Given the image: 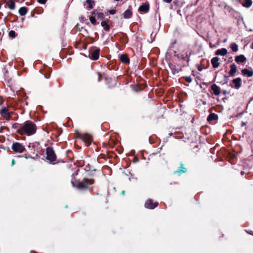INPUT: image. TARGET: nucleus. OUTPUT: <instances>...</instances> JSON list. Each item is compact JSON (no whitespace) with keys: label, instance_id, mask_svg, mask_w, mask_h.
Wrapping results in <instances>:
<instances>
[{"label":"nucleus","instance_id":"1","mask_svg":"<svg viewBox=\"0 0 253 253\" xmlns=\"http://www.w3.org/2000/svg\"><path fill=\"white\" fill-rule=\"evenodd\" d=\"M78 171L79 169L72 174L71 183L72 186L81 191H90V186L94 184V179L84 177L82 180H77L75 176L78 174Z\"/></svg>","mask_w":253,"mask_h":253},{"label":"nucleus","instance_id":"2","mask_svg":"<svg viewBox=\"0 0 253 253\" xmlns=\"http://www.w3.org/2000/svg\"><path fill=\"white\" fill-rule=\"evenodd\" d=\"M37 130L36 124L31 121H26L21 126V129L18 130V133L23 135L31 136L34 134Z\"/></svg>","mask_w":253,"mask_h":253},{"label":"nucleus","instance_id":"3","mask_svg":"<svg viewBox=\"0 0 253 253\" xmlns=\"http://www.w3.org/2000/svg\"><path fill=\"white\" fill-rule=\"evenodd\" d=\"M46 159L50 162H55L56 160V155L51 147H48L46 149Z\"/></svg>","mask_w":253,"mask_h":253},{"label":"nucleus","instance_id":"4","mask_svg":"<svg viewBox=\"0 0 253 253\" xmlns=\"http://www.w3.org/2000/svg\"><path fill=\"white\" fill-rule=\"evenodd\" d=\"M11 149L15 153H23L26 150L25 146L22 144L17 142L12 143Z\"/></svg>","mask_w":253,"mask_h":253},{"label":"nucleus","instance_id":"5","mask_svg":"<svg viewBox=\"0 0 253 253\" xmlns=\"http://www.w3.org/2000/svg\"><path fill=\"white\" fill-rule=\"evenodd\" d=\"M77 137L84 141L86 143L89 145L92 140V136L88 133H78Z\"/></svg>","mask_w":253,"mask_h":253},{"label":"nucleus","instance_id":"6","mask_svg":"<svg viewBox=\"0 0 253 253\" xmlns=\"http://www.w3.org/2000/svg\"><path fill=\"white\" fill-rule=\"evenodd\" d=\"M159 206V202L154 201L153 199L149 198L145 202L144 207L145 208L153 210Z\"/></svg>","mask_w":253,"mask_h":253},{"label":"nucleus","instance_id":"7","mask_svg":"<svg viewBox=\"0 0 253 253\" xmlns=\"http://www.w3.org/2000/svg\"><path fill=\"white\" fill-rule=\"evenodd\" d=\"M105 81L109 89L114 88L116 87L117 84V82L115 79H112L109 77L105 78Z\"/></svg>","mask_w":253,"mask_h":253},{"label":"nucleus","instance_id":"8","mask_svg":"<svg viewBox=\"0 0 253 253\" xmlns=\"http://www.w3.org/2000/svg\"><path fill=\"white\" fill-rule=\"evenodd\" d=\"M0 115L3 119L7 121H9L11 118V113L9 112L7 107H2L0 110Z\"/></svg>","mask_w":253,"mask_h":253},{"label":"nucleus","instance_id":"9","mask_svg":"<svg viewBox=\"0 0 253 253\" xmlns=\"http://www.w3.org/2000/svg\"><path fill=\"white\" fill-rule=\"evenodd\" d=\"M95 49L91 51L89 57L92 60H97L99 56L100 48L95 47Z\"/></svg>","mask_w":253,"mask_h":253},{"label":"nucleus","instance_id":"10","mask_svg":"<svg viewBox=\"0 0 253 253\" xmlns=\"http://www.w3.org/2000/svg\"><path fill=\"white\" fill-rule=\"evenodd\" d=\"M232 83L233 84V88L238 89L242 86V79L240 77L235 78L232 80Z\"/></svg>","mask_w":253,"mask_h":253},{"label":"nucleus","instance_id":"11","mask_svg":"<svg viewBox=\"0 0 253 253\" xmlns=\"http://www.w3.org/2000/svg\"><path fill=\"white\" fill-rule=\"evenodd\" d=\"M187 172V169L185 168L184 164L182 163H180V167H178V169L173 172L174 174H177L178 176H180L183 173H186Z\"/></svg>","mask_w":253,"mask_h":253},{"label":"nucleus","instance_id":"12","mask_svg":"<svg viewBox=\"0 0 253 253\" xmlns=\"http://www.w3.org/2000/svg\"><path fill=\"white\" fill-rule=\"evenodd\" d=\"M149 3L146 2L139 6L138 11L140 12L147 13L149 11Z\"/></svg>","mask_w":253,"mask_h":253},{"label":"nucleus","instance_id":"13","mask_svg":"<svg viewBox=\"0 0 253 253\" xmlns=\"http://www.w3.org/2000/svg\"><path fill=\"white\" fill-rule=\"evenodd\" d=\"M132 7L131 5L128 6V8L123 13L124 17L126 19L130 18L132 15V12L131 11Z\"/></svg>","mask_w":253,"mask_h":253},{"label":"nucleus","instance_id":"14","mask_svg":"<svg viewBox=\"0 0 253 253\" xmlns=\"http://www.w3.org/2000/svg\"><path fill=\"white\" fill-rule=\"evenodd\" d=\"M211 89L215 95H218L220 93V88L216 84H212L211 86Z\"/></svg>","mask_w":253,"mask_h":253},{"label":"nucleus","instance_id":"15","mask_svg":"<svg viewBox=\"0 0 253 253\" xmlns=\"http://www.w3.org/2000/svg\"><path fill=\"white\" fill-rule=\"evenodd\" d=\"M119 58L121 61L124 64H128L129 63L130 59L127 54H122L119 57Z\"/></svg>","mask_w":253,"mask_h":253},{"label":"nucleus","instance_id":"16","mask_svg":"<svg viewBox=\"0 0 253 253\" xmlns=\"http://www.w3.org/2000/svg\"><path fill=\"white\" fill-rule=\"evenodd\" d=\"M242 74L245 77H251L253 76V70H250L248 69H244L242 70Z\"/></svg>","mask_w":253,"mask_h":253},{"label":"nucleus","instance_id":"17","mask_svg":"<svg viewBox=\"0 0 253 253\" xmlns=\"http://www.w3.org/2000/svg\"><path fill=\"white\" fill-rule=\"evenodd\" d=\"M170 68V70L172 72V73L173 74V75H175L177 73H178L179 72L181 71H182V69L180 68H177L176 66L175 65H173V64H170L169 65Z\"/></svg>","mask_w":253,"mask_h":253},{"label":"nucleus","instance_id":"18","mask_svg":"<svg viewBox=\"0 0 253 253\" xmlns=\"http://www.w3.org/2000/svg\"><path fill=\"white\" fill-rule=\"evenodd\" d=\"M239 2L244 7L246 8L250 7L253 2L252 0H239Z\"/></svg>","mask_w":253,"mask_h":253},{"label":"nucleus","instance_id":"19","mask_svg":"<svg viewBox=\"0 0 253 253\" xmlns=\"http://www.w3.org/2000/svg\"><path fill=\"white\" fill-rule=\"evenodd\" d=\"M109 20H104L101 22V26L103 28V29L106 32H108L110 30V26L108 24Z\"/></svg>","mask_w":253,"mask_h":253},{"label":"nucleus","instance_id":"20","mask_svg":"<svg viewBox=\"0 0 253 253\" xmlns=\"http://www.w3.org/2000/svg\"><path fill=\"white\" fill-rule=\"evenodd\" d=\"M218 61L219 58L217 57H214L211 59V63L213 68H216L219 66L220 63Z\"/></svg>","mask_w":253,"mask_h":253},{"label":"nucleus","instance_id":"21","mask_svg":"<svg viewBox=\"0 0 253 253\" xmlns=\"http://www.w3.org/2000/svg\"><path fill=\"white\" fill-rule=\"evenodd\" d=\"M235 60L237 63H244L246 61L247 59L244 55H240L236 56Z\"/></svg>","mask_w":253,"mask_h":253},{"label":"nucleus","instance_id":"22","mask_svg":"<svg viewBox=\"0 0 253 253\" xmlns=\"http://www.w3.org/2000/svg\"><path fill=\"white\" fill-rule=\"evenodd\" d=\"M237 71V66L235 64H232L230 65V70L229 72V75L231 77H234L235 75V73Z\"/></svg>","mask_w":253,"mask_h":253},{"label":"nucleus","instance_id":"23","mask_svg":"<svg viewBox=\"0 0 253 253\" xmlns=\"http://www.w3.org/2000/svg\"><path fill=\"white\" fill-rule=\"evenodd\" d=\"M190 55H191V54H190V55H188V54L187 53H186L185 54H183L181 55V59L184 61H186L187 66H189V65Z\"/></svg>","mask_w":253,"mask_h":253},{"label":"nucleus","instance_id":"24","mask_svg":"<svg viewBox=\"0 0 253 253\" xmlns=\"http://www.w3.org/2000/svg\"><path fill=\"white\" fill-rule=\"evenodd\" d=\"M218 119V116L217 115L214 114V113H211L207 118V121L208 122L212 121L214 120H217Z\"/></svg>","mask_w":253,"mask_h":253},{"label":"nucleus","instance_id":"25","mask_svg":"<svg viewBox=\"0 0 253 253\" xmlns=\"http://www.w3.org/2000/svg\"><path fill=\"white\" fill-rule=\"evenodd\" d=\"M27 11H28V8L25 6L20 7L18 10L19 14L21 16L25 15L26 14V13H27Z\"/></svg>","mask_w":253,"mask_h":253},{"label":"nucleus","instance_id":"26","mask_svg":"<svg viewBox=\"0 0 253 253\" xmlns=\"http://www.w3.org/2000/svg\"><path fill=\"white\" fill-rule=\"evenodd\" d=\"M6 4L8 5V8L11 10H13L15 8V2L12 0H9L6 2Z\"/></svg>","mask_w":253,"mask_h":253},{"label":"nucleus","instance_id":"27","mask_svg":"<svg viewBox=\"0 0 253 253\" xmlns=\"http://www.w3.org/2000/svg\"><path fill=\"white\" fill-rule=\"evenodd\" d=\"M86 2L88 4V8L91 9L93 8L95 5V1L94 0H86Z\"/></svg>","mask_w":253,"mask_h":253},{"label":"nucleus","instance_id":"28","mask_svg":"<svg viewBox=\"0 0 253 253\" xmlns=\"http://www.w3.org/2000/svg\"><path fill=\"white\" fill-rule=\"evenodd\" d=\"M22 126L21 124H19L17 123H15L12 124V127L15 129H16V132L18 133V130L21 129V127Z\"/></svg>","mask_w":253,"mask_h":253},{"label":"nucleus","instance_id":"29","mask_svg":"<svg viewBox=\"0 0 253 253\" xmlns=\"http://www.w3.org/2000/svg\"><path fill=\"white\" fill-rule=\"evenodd\" d=\"M230 47L233 52H237L238 50V45L235 43H231L230 45Z\"/></svg>","mask_w":253,"mask_h":253},{"label":"nucleus","instance_id":"30","mask_svg":"<svg viewBox=\"0 0 253 253\" xmlns=\"http://www.w3.org/2000/svg\"><path fill=\"white\" fill-rule=\"evenodd\" d=\"M89 20L91 23L93 25H96L98 24V22H97L95 17L94 16H89Z\"/></svg>","mask_w":253,"mask_h":253},{"label":"nucleus","instance_id":"31","mask_svg":"<svg viewBox=\"0 0 253 253\" xmlns=\"http://www.w3.org/2000/svg\"><path fill=\"white\" fill-rule=\"evenodd\" d=\"M96 15L97 16V18L99 19L103 20L105 19V15L103 12H99L96 13Z\"/></svg>","mask_w":253,"mask_h":253},{"label":"nucleus","instance_id":"32","mask_svg":"<svg viewBox=\"0 0 253 253\" xmlns=\"http://www.w3.org/2000/svg\"><path fill=\"white\" fill-rule=\"evenodd\" d=\"M17 34L15 33V32L13 30H11L8 33V36L10 38H14Z\"/></svg>","mask_w":253,"mask_h":253},{"label":"nucleus","instance_id":"33","mask_svg":"<svg viewBox=\"0 0 253 253\" xmlns=\"http://www.w3.org/2000/svg\"><path fill=\"white\" fill-rule=\"evenodd\" d=\"M51 71V69L48 67L47 69V73L44 74V78L46 79L49 78Z\"/></svg>","mask_w":253,"mask_h":253},{"label":"nucleus","instance_id":"34","mask_svg":"<svg viewBox=\"0 0 253 253\" xmlns=\"http://www.w3.org/2000/svg\"><path fill=\"white\" fill-rule=\"evenodd\" d=\"M183 78L184 79L185 81L187 83H191L192 81V78L190 76H185L183 77Z\"/></svg>","mask_w":253,"mask_h":253},{"label":"nucleus","instance_id":"35","mask_svg":"<svg viewBox=\"0 0 253 253\" xmlns=\"http://www.w3.org/2000/svg\"><path fill=\"white\" fill-rule=\"evenodd\" d=\"M98 81L100 82L102 80V74L100 72H97Z\"/></svg>","mask_w":253,"mask_h":253},{"label":"nucleus","instance_id":"36","mask_svg":"<svg viewBox=\"0 0 253 253\" xmlns=\"http://www.w3.org/2000/svg\"><path fill=\"white\" fill-rule=\"evenodd\" d=\"M108 12H109L110 14L113 15L116 13V10L115 9H111L108 11Z\"/></svg>","mask_w":253,"mask_h":253},{"label":"nucleus","instance_id":"37","mask_svg":"<svg viewBox=\"0 0 253 253\" xmlns=\"http://www.w3.org/2000/svg\"><path fill=\"white\" fill-rule=\"evenodd\" d=\"M38 2L42 4H44L46 2L47 0H37Z\"/></svg>","mask_w":253,"mask_h":253},{"label":"nucleus","instance_id":"38","mask_svg":"<svg viewBox=\"0 0 253 253\" xmlns=\"http://www.w3.org/2000/svg\"><path fill=\"white\" fill-rule=\"evenodd\" d=\"M227 53V50L226 48H222V56L226 55Z\"/></svg>","mask_w":253,"mask_h":253},{"label":"nucleus","instance_id":"39","mask_svg":"<svg viewBox=\"0 0 253 253\" xmlns=\"http://www.w3.org/2000/svg\"><path fill=\"white\" fill-rule=\"evenodd\" d=\"M215 54L217 55H221V49H218L216 50Z\"/></svg>","mask_w":253,"mask_h":253},{"label":"nucleus","instance_id":"40","mask_svg":"<svg viewBox=\"0 0 253 253\" xmlns=\"http://www.w3.org/2000/svg\"><path fill=\"white\" fill-rule=\"evenodd\" d=\"M114 67H115L114 65L110 64L107 66V68L109 70H111L113 69Z\"/></svg>","mask_w":253,"mask_h":253},{"label":"nucleus","instance_id":"41","mask_svg":"<svg viewBox=\"0 0 253 253\" xmlns=\"http://www.w3.org/2000/svg\"><path fill=\"white\" fill-rule=\"evenodd\" d=\"M97 12H99L96 9H95V10H93L92 12H91V14H95V15H96V13Z\"/></svg>","mask_w":253,"mask_h":253},{"label":"nucleus","instance_id":"42","mask_svg":"<svg viewBox=\"0 0 253 253\" xmlns=\"http://www.w3.org/2000/svg\"><path fill=\"white\" fill-rule=\"evenodd\" d=\"M57 136H59L62 132V130H58L57 131Z\"/></svg>","mask_w":253,"mask_h":253},{"label":"nucleus","instance_id":"43","mask_svg":"<svg viewBox=\"0 0 253 253\" xmlns=\"http://www.w3.org/2000/svg\"><path fill=\"white\" fill-rule=\"evenodd\" d=\"M224 8H225V9L229 10V12L230 11V10H233V9L232 8H230L229 7L225 6Z\"/></svg>","mask_w":253,"mask_h":253},{"label":"nucleus","instance_id":"44","mask_svg":"<svg viewBox=\"0 0 253 253\" xmlns=\"http://www.w3.org/2000/svg\"><path fill=\"white\" fill-rule=\"evenodd\" d=\"M172 0H163L164 1L167 3H170Z\"/></svg>","mask_w":253,"mask_h":253},{"label":"nucleus","instance_id":"45","mask_svg":"<svg viewBox=\"0 0 253 253\" xmlns=\"http://www.w3.org/2000/svg\"><path fill=\"white\" fill-rule=\"evenodd\" d=\"M232 61H233L232 57H230V58H229V59L228 60V62H231Z\"/></svg>","mask_w":253,"mask_h":253},{"label":"nucleus","instance_id":"46","mask_svg":"<svg viewBox=\"0 0 253 253\" xmlns=\"http://www.w3.org/2000/svg\"><path fill=\"white\" fill-rule=\"evenodd\" d=\"M15 160L14 159H13L12 160V162H11V165L12 166H13L14 164H15Z\"/></svg>","mask_w":253,"mask_h":253},{"label":"nucleus","instance_id":"47","mask_svg":"<svg viewBox=\"0 0 253 253\" xmlns=\"http://www.w3.org/2000/svg\"><path fill=\"white\" fill-rule=\"evenodd\" d=\"M24 157L26 158V159H27L28 157L27 156V155L26 154H25L24 155Z\"/></svg>","mask_w":253,"mask_h":253},{"label":"nucleus","instance_id":"48","mask_svg":"<svg viewBox=\"0 0 253 253\" xmlns=\"http://www.w3.org/2000/svg\"><path fill=\"white\" fill-rule=\"evenodd\" d=\"M248 233L251 234V235H253V233L252 231L250 232H248Z\"/></svg>","mask_w":253,"mask_h":253},{"label":"nucleus","instance_id":"49","mask_svg":"<svg viewBox=\"0 0 253 253\" xmlns=\"http://www.w3.org/2000/svg\"><path fill=\"white\" fill-rule=\"evenodd\" d=\"M222 93H223V94H225V93H226V91H222Z\"/></svg>","mask_w":253,"mask_h":253},{"label":"nucleus","instance_id":"50","mask_svg":"<svg viewBox=\"0 0 253 253\" xmlns=\"http://www.w3.org/2000/svg\"><path fill=\"white\" fill-rule=\"evenodd\" d=\"M251 48H252V49H253V42H252V45H251Z\"/></svg>","mask_w":253,"mask_h":253},{"label":"nucleus","instance_id":"51","mask_svg":"<svg viewBox=\"0 0 253 253\" xmlns=\"http://www.w3.org/2000/svg\"><path fill=\"white\" fill-rule=\"evenodd\" d=\"M218 155H219V152H218H218H217V157H219Z\"/></svg>","mask_w":253,"mask_h":253},{"label":"nucleus","instance_id":"52","mask_svg":"<svg viewBox=\"0 0 253 253\" xmlns=\"http://www.w3.org/2000/svg\"><path fill=\"white\" fill-rule=\"evenodd\" d=\"M202 70L201 68H199L198 70L201 71Z\"/></svg>","mask_w":253,"mask_h":253},{"label":"nucleus","instance_id":"53","mask_svg":"<svg viewBox=\"0 0 253 253\" xmlns=\"http://www.w3.org/2000/svg\"><path fill=\"white\" fill-rule=\"evenodd\" d=\"M224 42H226V40H224V41H223Z\"/></svg>","mask_w":253,"mask_h":253},{"label":"nucleus","instance_id":"54","mask_svg":"<svg viewBox=\"0 0 253 253\" xmlns=\"http://www.w3.org/2000/svg\"><path fill=\"white\" fill-rule=\"evenodd\" d=\"M125 191H122V193H123V194L125 193Z\"/></svg>","mask_w":253,"mask_h":253},{"label":"nucleus","instance_id":"55","mask_svg":"<svg viewBox=\"0 0 253 253\" xmlns=\"http://www.w3.org/2000/svg\"><path fill=\"white\" fill-rule=\"evenodd\" d=\"M115 1H119L120 0H114Z\"/></svg>","mask_w":253,"mask_h":253},{"label":"nucleus","instance_id":"56","mask_svg":"<svg viewBox=\"0 0 253 253\" xmlns=\"http://www.w3.org/2000/svg\"><path fill=\"white\" fill-rule=\"evenodd\" d=\"M65 208H68V206H65Z\"/></svg>","mask_w":253,"mask_h":253}]
</instances>
